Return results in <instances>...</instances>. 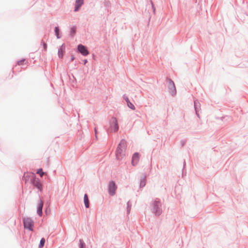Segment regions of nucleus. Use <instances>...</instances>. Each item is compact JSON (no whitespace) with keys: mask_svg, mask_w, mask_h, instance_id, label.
Returning a JSON list of instances; mask_svg holds the SVG:
<instances>
[{"mask_svg":"<svg viewBox=\"0 0 248 248\" xmlns=\"http://www.w3.org/2000/svg\"><path fill=\"white\" fill-rule=\"evenodd\" d=\"M83 4V0H76L75 3V11L77 12Z\"/></svg>","mask_w":248,"mask_h":248,"instance_id":"nucleus-7","label":"nucleus"},{"mask_svg":"<svg viewBox=\"0 0 248 248\" xmlns=\"http://www.w3.org/2000/svg\"><path fill=\"white\" fill-rule=\"evenodd\" d=\"M78 51L84 56H87L89 54V52L86 47L82 45H79L78 46Z\"/></svg>","mask_w":248,"mask_h":248,"instance_id":"nucleus-5","label":"nucleus"},{"mask_svg":"<svg viewBox=\"0 0 248 248\" xmlns=\"http://www.w3.org/2000/svg\"><path fill=\"white\" fill-rule=\"evenodd\" d=\"M65 46L64 45H62L58 51V55L59 57L62 58L63 54L65 52Z\"/></svg>","mask_w":248,"mask_h":248,"instance_id":"nucleus-9","label":"nucleus"},{"mask_svg":"<svg viewBox=\"0 0 248 248\" xmlns=\"http://www.w3.org/2000/svg\"><path fill=\"white\" fill-rule=\"evenodd\" d=\"M117 186L113 181H111L109 183L108 191L110 195L113 196L115 193Z\"/></svg>","mask_w":248,"mask_h":248,"instance_id":"nucleus-4","label":"nucleus"},{"mask_svg":"<svg viewBox=\"0 0 248 248\" xmlns=\"http://www.w3.org/2000/svg\"><path fill=\"white\" fill-rule=\"evenodd\" d=\"M45 243V238H42L40 241V244L39 246V248H42V247H43V246H44Z\"/></svg>","mask_w":248,"mask_h":248,"instance_id":"nucleus-13","label":"nucleus"},{"mask_svg":"<svg viewBox=\"0 0 248 248\" xmlns=\"http://www.w3.org/2000/svg\"><path fill=\"white\" fill-rule=\"evenodd\" d=\"M37 173L39 174L40 175L41 177H42L43 175L45 174V172H44L43 171V170L42 169H39V170H38L37 171Z\"/></svg>","mask_w":248,"mask_h":248,"instance_id":"nucleus-15","label":"nucleus"},{"mask_svg":"<svg viewBox=\"0 0 248 248\" xmlns=\"http://www.w3.org/2000/svg\"><path fill=\"white\" fill-rule=\"evenodd\" d=\"M156 214L157 215H159L161 213V211L160 209H158V210H157L155 212Z\"/></svg>","mask_w":248,"mask_h":248,"instance_id":"nucleus-21","label":"nucleus"},{"mask_svg":"<svg viewBox=\"0 0 248 248\" xmlns=\"http://www.w3.org/2000/svg\"><path fill=\"white\" fill-rule=\"evenodd\" d=\"M76 32V28L75 27H73L71 29V33L72 34H74Z\"/></svg>","mask_w":248,"mask_h":248,"instance_id":"nucleus-20","label":"nucleus"},{"mask_svg":"<svg viewBox=\"0 0 248 248\" xmlns=\"http://www.w3.org/2000/svg\"><path fill=\"white\" fill-rule=\"evenodd\" d=\"M145 184H146L145 178H144L142 179L140 181V186L143 187L144 186H145Z\"/></svg>","mask_w":248,"mask_h":248,"instance_id":"nucleus-14","label":"nucleus"},{"mask_svg":"<svg viewBox=\"0 0 248 248\" xmlns=\"http://www.w3.org/2000/svg\"><path fill=\"white\" fill-rule=\"evenodd\" d=\"M139 158L140 157L138 153H136L133 155L131 161L132 164L133 166L136 165L138 163L139 160Z\"/></svg>","mask_w":248,"mask_h":248,"instance_id":"nucleus-6","label":"nucleus"},{"mask_svg":"<svg viewBox=\"0 0 248 248\" xmlns=\"http://www.w3.org/2000/svg\"><path fill=\"white\" fill-rule=\"evenodd\" d=\"M127 106L129 108H131L133 110H135V106H134V105L131 103L129 99H127Z\"/></svg>","mask_w":248,"mask_h":248,"instance_id":"nucleus-11","label":"nucleus"},{"mask_svg":"<svg viewBox=\"0 0 248 248\" xmlns=\"http://www.w3.org/2000/svg\"><path fill=\"white\" fill-rule=\"evenodd\" d=\"M95 135H96V129H95Z\"/></svg>","mask_w":248,"mask_h":248,"instance_id":"nucleus-24","label":"nucleus"},{"mask_svg":"<svg viewBox=\"0 0 248 248\" xmlns=\"http://www.w3.org/2000/svg\"><path fill=\"white\" fill-rule=\"evenodd\" d=\"M25 62H26V60L25 59H22V60L18 61L17 62V64L19 65H23L25 63Z\"/></svg>","mask_w":248,"mask_h":248,"instance_id":"nucleus-16","label":"nucleus"},{"mask_svg":"<svg viewBox=\"0 0 248 248\" xmlns=\"http://www.w3.org/2000/svg\"><path fill=\"white\" fill-rule=\"evenodd\" d=\"M80 248H84V243H83L82 240H80Z\"/></svg>","mask_w":248,"mask_h":248,"instance_id":"nucleus-19","label":"nucleus"},{"mask_svg":"<svg viewBox=\"0 0 248 248\" xmlns=\"http://www.w3.org/2000/svg\"><path fill=\"white\" fill-rule=\"evenodd\" d=\"M44 49L45 50H46V44L45 43H44Z\"/></svg>","mask_w":248,"mask_h":248,"instance_id":"nucleus-22","label":"nucleus"},{"mask_svg":"<svg viewBox=\"0 0 248 248\" xmlns=\"http://www.w3.org/2000/svg\"><path fill=\"white\" fill-rule=\"evenodd\" d=\"M24 225L25 228L30 231L33 230V221L30 218H26L24 219Z\"/></svg>","mask_w":248,"mask_h":248,"instance_id":"nucleus-3","label":"nucleus"},{"mask_svg":"<svg viewBox=\"0 0 248 248\" xmlns=\"http://www.w3.org/2000/svg\"><path fill=\"white\" fill-rule=\"evenodd\" d=\"M43 206V202L42 200H40L38 205V210L37 213L40 216L42 215V208Z\"/></svg>","mask_w":248,"mask_h":248,"instance_id":"nucleus-8","label":"nucleus"},{"mask_svg":"<svg viewBox=\"0 0 248 248\" xmlns=\"http://www.w3.org/2000/svg\"><path fill=\"white\" fill-rule=\"evenodd\" d=\"M170 87L174 89V90L175 91V88L174 86V84L172 81H170Z\"/></svg>","mask_w":248,"mask_h":248,"instance_id":"nucleus-18","label":"nucleus"},{"mask_svg":"<svg viewBox=\"0 0 248 248\" xmlns=\"http://www.w3.org/2000/svg\"><path fill=\"white\" fill-rule=\"evenodd\" d=\"M84 202L85 207L88 208L89 207V201L86 194H85L84 196Z\"/></svg>","mask_w":248,"mask_h":248,"instance_id":"nucleus-10","label":"nucleus"},{"mask_svg":"<svg viewBox=\"0 0 248 248\" xmlns=\"http://www.w3.org/2000/svg\"><path fill=\"white\" fill-rule=\"evenodd\" d=\"M117 120L116 118H112L110 121V127L109 129L110 132H115L118 130Z\"/></svg>","mask_w":248,"mask_h":248,"instance_id":"nucleus-2","label":"nucleus"},{"mask_svg":"<svg viewBox=\"0 0 248 248\" xmlns=\"http://www.w3.org/2000/svg\"><path fill=\"white\" fill-rule=\"evenodd\" d=\"M74 58L72 57V60H74Z\"/></svg>","mask_w":248,"mask_h":248,"instance_id":"nucleus-25","label":"nucleus"},{"mask_svg":"<svg viewBox=\"0 0 248 248\" xmlns=\"http://www.w3.org/2000/svg\"><path fill=\"white\" fill-rule=\"evenodd\" d=\"M59 31H60V30H59V28L58 27H55V34L57 36V37L58 39L60 38V36H59Z\"/></svg>","mask_w":248,"mask_h":248,"instance_id":"nucleus-12","label":"nucleus"},{"mask_svg":"<svg viewBox=\"0 0 248 248\" xmlns=\"http://www.w3.org/2000/svg\"><path fill=\"white\" fill-rule=\"evenodd\" d=\"M126 147V141L124 140H121L116 150V155L118 160L122 159L124 156Z\"/></svg>","mask_w":248,"mask_h":248,"instance_id":"nucleus-1","label":"nucleus"},{"mask_svg":"<svg viewBox=\"0 0 248 248\" xmlns=\"http://www.w3.org/2000/svg\"><path fill=\"white\" fill-rule=\"evenodd\" d=\"M39 189H41L42 188V184L40 182H37L35 185Z\"/></svg>","mask_w":248,"mask_h":248,"instance_id":"nucleus-17","label":"nucleus"},{"mask_svg":"<svg viewBox=\"0 0 248 248\" xmlns=\"http://www.w3.org/2000/svg\"><path fill=\"white\" fill-rule=\"evenodd\" d=\"M127 99H128V97H127L125 98V100H126V102H127Z\"/></svg>","mask_w":248,"mask_h":248,"instance_id":"nucleus-23","label":"nucleus"}]
</instances>
